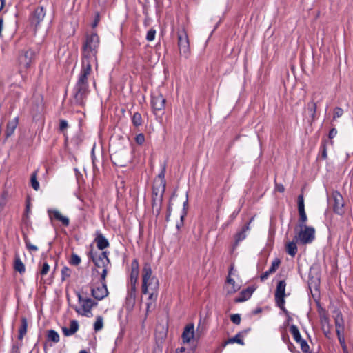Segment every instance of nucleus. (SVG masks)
<instances>
[{"instance_id":"16","label":"nucleus","mask_w":353,"mask_h":353,"mask_svg":"<svg viewBox=\"0 0 353 353\" xmlns=\"http://www.w3.org/2000/svg\"><path fill=\"white\" fill-rule=\"evenodd\" d=\"M48 213L49 214L50 219H54L61 222L64 226H68L69 225V219L62 215L60 211H59L58 210H48Z\"/></svg>"},{"instance_id":"61","label":"nucleus","mask_w":353,"mask_h":353,"mask_svg":"<svg viewBox=\"0 0 353 353\" xmlns=\"http://www.w3.org/2000/svg\"><path fill=\"white\" fill-rule=\"evenodd\" d=\"M279 190L280 192H283L284 190V188L283 186H281V188H279Z\"/></svg>"},{"instance_id":"44","label":"nucleus","mask_w":353,"mask_h":353,"mask_svg":"<svg viewBox=\"0 0 353 353\" xmlns=\"http://www.w3.org/2000/svg\"><path fill=\"white\" fill-rule=\"evenodd\" d=\"M323 100V96L321 92H314L312 96V100L316 102V104Z\"/></svg>"},{"instance_id":"58","label":"nucleus","mask_w":353,"mask_h":353,"mask_svg":"<svg viewBox=\"0 0 353 353\" xmlns=\"http://www.w3.org/2000/svg\"><path fill=\"white\" fill-rule=\"evenodd\" d=\"M294 348H295V347H294V346L293 345V344H292V343H290L288 344V349H289V350H290V352H294Z\"/></svg>"},{"instance_id":"32","label":"nucleus","mask_w":353,"mask_h":353,"mask_svg":"<svg viewBox=\"0 0 353 353\" xmlns=\"http://www.w3.org/2000/svg\"><path fill=\"white\" fill-rule=\"evenodd\" d=\"M132 122L133 125L136 127L141 125L142 117L141 114H139V112H135L132 116Z\"/></svg>"},{"instance_id":"15","label":"nucleus","mask_w":353,"mask_h":353,"mask_svg":"<svg viewBox=\"0 0 353 353\" xmlns=\"http://www.w3.org/2000/svg\"><path fill=\"white\" fill-rule=\"evenodd\" d=\"M332 197L334 200V211L338 214H342L344 212L343 206L344 202L341 194L337 192H334L332 194Z\"/></svg>"},{"instance_id":"63","label":"nucleus","mask_w":353,"mask_h":353,"mask_svg":"<svg viewBox=\"0 0 353 353\" xmlns=\"http://www.w3.org/2000/svg\"><path fill=\"white\" fill-rule=\"evenodd\" d=\"M188 205V201H185L183 203V206L185 207Z\"/></svg>"},{"instance_id":"9","label":"nucleus","mask_w":353,"mask_h":353,"mask_svg":"<svg viewBox=\"0 0 353 353\" xmlns=\"http://www.w3.org/2000/svg\"><path fill=\"white\" fill-rule=\"evenodd\" d=\"M46 16V10L43 6L36 8L30 16V23L35 30L40 26Z\"/></svg>"},{"instance_id":"29","label":"nucleus","mask_w":353,"mask_h":353,"mask_svg":"<svg viewBox=\"0 0 353 353\" xmlns=\"http://www.w3.org/2000/svg\"><path fill=\"white\" fill-rule=\"evenodd\" d=\"M290 333L292 334L294 341L296 343L299 342V341H301V339H303L301 338L300 332L296 325H291L290 328Z\"/></svg>"},{"instance_id":"33","label":"nucleus","mask_w":353,"mask_h":353,"mask_svg":"<svg viewBox=\"0 0 353 353\" xmlns=\"http://www.w3.org/2000/svg\"><path fill=\"white\" fill-rule=\"evenodd\" d=\"M103 327V319L99 316L97 317L94 324V329L96 332L101 330Z\"/></svg>"},{"instance_id":"26","label":"nucleus","mask_w":353,"mask_h":353,"mask_svg":"<svg viewBox=\"0 0 353 353\" xmlns=\"http://www.w3.org/2000/svg\"><path fill=\"white\" fill-rule=\"evenodd\" d=\"M296 240L290 241L286 244V252L291 256L294 257L297 252V246L296 244Z\"/></svg>"},{"instance_id":"55","label":"nucleus","mask_w":353,"mask_h":353,"mask_svg":"<svg viewBox=\"0 0 353 353\" xmlns=\"http://www.w3.org/2000/svg\"><path fill=\"white\" fill-rule=\"evenodd\" d=\"M315 0H303V3L307 6H312L314 3Z\"/></svg>"},{"instance_id":"37","label":"nucleus","mask_w":353,"mask_h":353,"mask_svg":"<svg viewBox=\"0 0 353 353\" xmlns=\"http://www.w3.org/2000/svg\"><path fill=\"white\" fill-rule=\"evenodd\" d=\"M281 263V261L276 258L272 263L271 267L269 268V272L274 273Z\"/></svg>"},{"instance_id":"31","label":"nucleus","mask_w":353,"mask_h":353,"mask_svg":"<svg viewBox=\"0 0 353 353\" xmlns=\"http://www.w3.org/2000/svg\"><path fill=\"white\" fill-rule=\"evenodd\" d=\"M37 171L32 173L30 177L31 186L36 191L39 190V183L37 181Z\"/></svg>"},{"instance_id":"51","label":"nucleus","mask_w":353,"mask_h":353,"mask_svg":"<svg viewBox=\"0 0 353 353\" xmlns=\"http://www.w3.org/2000/svg\"><path fill=\"white\" fill-rule=\"evenodd\" d=\"M68 128V122L65 120H61L59 128L61 131H63Z\"/></svg>"},{"instance_id":"20","label":"nucleus","mask_w":353,"mask_h":353,"mask_svg":"<svg viewBox=\"0 0 353 353\" xmlns=\"http://www.w3.org/2000/svg\"><path fill=\"white\" fill-rule=\"evenodd\" d=\"M94 241L97 243V248L100 250H103V249L109 247L110 245L108 239L101 233H97Z\"/></svg>"},{"instance_id":"18","label":"nucleus","mask_w":353,"mask_h":353,"mask_svg":"<svg viewBox=\"0 0 353 353\" xmlns=\"http://www.w3.org/2000/svg\"><path fill=\"white\" fill-rule=\"evenodd\" d=\"M194 336V326L193 324H188L185 326L182 334L183 343H190Z\"/></svg>"},{"instance_id":"11","label":"nucleus","mask_w":353,"mask_h":353,"mask_svg":"<svg viewBox=\"0 0 353 353\" xmlns=\"http://www.w3.org/2000/svg\"><path fill=\"white\" fill-rule=\"evenodd\" d=\"M165 167L163 166L161 172L159 174L157 178L154 181V185L153 187V192L155 194H157L159 192H161V194L165 190Z\"/></svg>"},{"instance_id":"8","label":"nucleus","mask_w":353,"mask_h":353,"mask_svg":"<svg viewBox=\"0 0 353 353\" xmlns=\"http://www.w3.org/2000/svg\"><path fill=\"white\" fill-rule=\"evenodd\" d=\"M178 46L181 56L188 58L190 54L189 39L184 30L178 32Z\"/></svg>"},{"instance_id":"30","label":"nucleus","mask_w":353,"mask_h":353,"mask_svg":"<svg viewBox=\"0 0 353 353\" xmlns=\"http://www.w3.org/2000/svg\"><path fill=\"white\" fill-rule=\"evenodd\" d=\"M47 338L49 341L53 343H58L59 341V335L54 330H50L48 332Z\"/></svg>"},{"instance_id":"23","label":"nucleus","mask_w":353,"mask_h":353,"mask_svg":"<svg viewBox=\"0 0 353 353\" xmlns=\"http://www.w3.org/2000/svg\"><path fill=\"white\" fill-rule=\"evenodd\" d=\"M253 290L250 288H247L246 290H243L239 296L236 298V302H243L248 300L253 293Z\"/></svg>"},{"instance_id":"2","label":"nucleus","mask_w":353,"mask_h":353,"mask_svg":"<svg viewBox=\"0 0 353 353\" xmlns=\"http://www.w3.org/2000/svg\"><path fill=\"white\" fill-rule=\"evenodd\" d=\"M159 280L152 275L151 265L148 263L143 265L142 269V285L141 292L143 294L148 295L146 305L149 310L154 306L158 296Z\"/></svg>"},{"instance_id":"53","label":"nucleus","mask_w":353,"mask_h":353,"mask_svg":"<svg viewBox=\"0 0 353 353\" xmlns=\"http://www.w3.org/2000/svg\"><path fill=\"white\" fill-rule=\"evenodd\" d=\"M337 134V131L335 128H332L330 130V132H329V137L330 139H332L334 138Z\"/></svg>"},{"instance_id":"42","label":"nucleus","mask_w":353,"mask_h":353,"mask_svg":"<svg viewBox=\"0 0 353 353\" xmlns=\"http://www.w3.org/2000/svg\"><path fill=\"white\" fill-rule=\"evenodd\" d=\"M81 262V258L76 254H72L70 260V263L73 265H77Z\"/></svg>"},{"instance_id":"57","label":"nucleus","mask_w":353,"mask_h":353,"mask_svg":"<svg viewBox=\"0 0 353 353\" xmlns=\"http://www.w3.org/2000/svg\"><path fill=\"white\" fill-rule=\"evenodd\" d=\"M3 19H0V37H2V30H3Z\"/></svg>"},{"instance_id":"12","label":"nucleus","mask_w":353,"mask_h":353,"mask_svg":"<svg viewBox=\"0 0 353 353\" xmlns=\"http://www.w3.org/2000/svg\"><path fill=\"white\" fill-rule=\"evenodd\" d=\"M137 297V285L129 284L128 294L125 299V307L127 310H131L134 305Z\"/></svg>"},{"instance_id":"1","label":"nucleus","mask_w":353,"mask_h":353,"mask_svg":"<svg viewBox=\"0 0 353 353\" xmlns=\"http://www.w3.org/2000/svg\"><path fill=\"white\" fill-rule=\"evenodd\" d=\"M94 63L82 60V68L78 81L73 89L72 103L74 105L83 106L89 94L88 79L92 72Z\"/></svg>"},{"instance_id":"50","label":"nucleus","mask_w":353,"mask_h":353,"mask_svg":"<svg viewBox=\"0 0 353 353\" xmlns=\"http://www.w3.org/2000/svg\"><path fill=\"white\" fill-rule=\"evenodd\" d=\"M338 339H339V343H340L343 350L344 351H345L346 349H347V346H346V344H345V341L344 336L338 337Z\"/></svg>"},{"instance_id":"45","label":"nucleus","mask_w":353,"mask_h":353,"mask_svg":"<svg viewBox=\"0 0 353 353\" xmlns=\"http://www.w3.org/2000/svg\"><path fill=\"white\" fill-rule=\"evenodd\" d=\"M155 35H156V31L153 29H150L147 32L146 39L148 41H152L154 39Z\"/></svg>"},{"instance_id":"13","label":"nucleus","mask_w":353,"mask_h":353,"mask_svg":"<svg viewBox=\"0 0 353 353\" xmlns=\"http://www.w3.org/2000/svg\"><path fill=\"white\" fill-rule=\"evenodd\" d=\"M101 284L99 286L94 287L91 290L92 296L97 300H102L108 294L105 281L101 280Z\"/></svg>"},{"instance_id":"60","label":"nucleus","mask_w":353,"mask_h":353,"mask_svg":"<svg viewBox=\"0 0 353 353\" xmlns=\"http://www.w3.org/2000/svg\"><path fill=\"white\" fill-rule=\"evenodd\" d=\"M185 350V348L182 347L180 350H176V353H183Z\"/></svg>"},{"instance_id":"17","label":"nucleus","mask_w":353,"mask_h":353,"mask_svg":"<svg viewBox=\"0 0 353 353\" xmlns=\"http://www.w3.org/2000/svg\"><path fill=\"white\" fill-rule=\"evenodd\" d=\"M165 99L161 94L152 97L151 103L154 110H161L165 106Z\"/></svg>"},{"instance_id":"41","label":"nucleus","mask_w":353,"mask_h":353,"mask_svg":"<svg viewBox=\"0 0 353 353\" xmlns=\"http://www.w3.org/2000/svg\"><path fill=\"white\" fill-rule=\"evenodd\" d=\"M321 324L323 328L324 332H325V327H327V332H329L330 330V323H329V319L326 316H323L321 319ZM327 335V333L325 332Z\"/></svg>"},{"instance_id":"35","label":"nucleus","mask_w":353,"mask_h":353,"mask_svg":"<svg viewBox=\"0 0 353 353\" xmlns=\"http://www.w3.org/2000/svg\"><path fill=\"white\" fill-rule=\"evenodd\" d=\"M228 285L226 286L228 293H233L236 291V288L234 287V281L231 278H228L227 279Z\"/></svg>"},{"instance_id":"5","label":"nucleus","mask_w":353,"mask_h":353,"mask_svg":"<svg viewBox=\"0 0 353 353\" xmlns=\"http://www.w3.org/2000/svg\"><path fill=\"white\" fill-rule=\"evenodd\" d=\"M76 294L80 305L79 307L75 306L74 307L76 312L86 317L92 316V309L94 306L97 305V302L90 298L83 297L79 292H77Z\"/></svg>"},{"instance_id":"19","label":"nucleus","mask_w":353,"mask_h":353,"mask_svg":"<svg viewBox=\"0 0 353 353\" xmlns=\"http://www.w3.org/2000/svg\"><path fill=\"white\" fill-rule=\"evenodd\" d=\"M61 330H62L63 334L65 336H69L73 335L79 330V323L76 320H72L70 321V325L69 328H68L66 327H63L61 328Z\"/></svg>"},{"instance_id":"36","label":"nucleus","mask_w":353,"mask_h":353,"mask_svg":"<svg viewBox=\"0 0 353 353\" xmlns=\"http://www.w3.org/2000/svg\"><path fill=\"white\" fill-rule=\"evenodd\" d=\"M139 274V271H131L129 284L137 285Z\"/></svg>"},{"instance_id":"52","label":"nucleus","mask_w":353,"mask_h":353,"mask_svg":"<svg viewBox=\"0 0 353 353\" xmlns=\"http://www.w3.org/2000/svg\"><path fill=\"white\" fill-rule=\"evenodd\" d=\"M270 274H272V273L269 272V270L265 271L261 275V276H260L261 281H263L266 280Z\"/></svg>"},{"instance_id":"38","label":"nucleus","mask_w":353,"mask_h":353,"mask_svg":"<svg viewBox=\"0 0 353 353\" xmlns=\"http://www.w3.org/2000/svg\"><path fill=\"white\" fill-rule=\"evenodd\" d=\"M71 270L68 267H63L61 270V279L62 281L69 278L71 275Z\"/></svg>"},{"instance_id":"4","label":"nucleus","mask_w":353,"mask_h":353,"mask_svg":"<svg viewBox=\"0 0 353 353\" xmlns=\"http://www.w3.org/2000/svg\"><path fill=\"white\" fill-rule=\"evenodd\" d=\"M89 253V256L94 262L95 266L99 269H101V280H105L108 273V267L110 264L108 252L106 251L97 252L92 249Z\"/></svg>"},{"instance_id":"7","label":"nucleus","mask_w":353,"mask_h":353,"mask_svg":"<svg viewBox=\"0 0 353 353\" xmlns=\"http://www.w3.org/2000/svg\"><path fill=\"white\" fill-rule=\"evenodd\" d=\"M36 52L31 48L26 50H22L18 58V62L20 68L25 69L29 68L34 62Z\"/></svg>"},{"instance_id":"21","label":"nucleus","mask_w":353,"mask_h":353,"mask_svg":"<svg viewBox=\"0 0 353 353\" xmlns=\"http://www.w3.org/2000/svg\"><path fill=\"white\" fill-rule=\"evenodd\" d=\"M18 117H15L8 123L7 128L6 130V136L7 137L12 136L14 134L15 129L18 125Z\"/></svg>"},{"instance_id":"14","label":"nucleus","mask_w":353,"mask_h":353,"mask_svg":"<svg viewBox=\"0 0 353 353\" xmlns=\"http://www.w3.org/2000/svg\"><path fill=\"white\" fill-rule=\"evenodd\" d=\"M298 210L299 214V226L300 228H303V226L306 225L305 222L307 221V218L305 212L304 199L303 195H299L298 197Z\"/></svg>"},{"instance_id":"48","label":"nucleus","mask_w":353,"mask_h":353,"mask_svg":"<svg viewBox=\"0 0 353 353\" xmlns=\"http://www.w3.org/2000/svg\"><path fill=\"white\" fill-rule=\"evenodd\" d=\"M131 271H139V263L137 259H134L131 263Z\"/></svg>"},{"instance_id":"62","label":"nucleus","mask_w":353,"mask_h":353,"mask_svg":"<svg viewBox=\"0 0 353 353\" xmlns=\"http://www.w3.org/2000/svg\"><path fill=\"white\" fill-rule=\"evenodd\" d=\"M79 353H88L85 350H81Z\"/></svg>"},{"instance_id":"25","label":"nucleus","mask_w":353,"mask_h":353,"mask_svg":"<svg viewBox=\"0 0 353 353\" xmlns=\"http://www.w3.org/2000/svg\"><path fill=\"white\" fill-rule=\"evenodd\" d=\"M249 230V224L245 225L242 230L239 232L235 236V246H236L239 242L245 239V232Z\"/></svg>"},{"instance_id":"28","label":"nucleus","mask_w":353,"mask_h":353,"mask_svg":"<svg viewBox=\"0 0 353 353\" xmlns=\"http://www.w3.org/2000/svg\"><path fill=\"white\" fill-rule=\"evenodd\" d=\"M236 343L241 345H244V342L241 339V336L240 333L236 334L234 337H232V338L229 339L228 341H226L224 343L223 346H225L228 344H231V343Z\"/></svg>"},{"instance_id":"39","label":"nucleus","mask_w":353,"mask_h":353,"mask_svg":"<svg viewBox=\"0 0 353 353\" xmlns=\"http://www.w3.org/2000/svg\"><path fill=\"white\" fill-rule=\"evenodd\" d=\"M336 330H344V324L343 319L338 315L335 319Z\"/></svg>"},{"instance_id":"27","label":"nucleus","mask_w":353,"mask_h":353,"mask_svg":"<svg viewBox=\"0 0 353 353\" xmlns=\"http://www.w3.org/2000/svg\"><path fill=\"white\" fill-rule=\"evenodd\" d=\"M27 328H28V322L27 319L25 317H23L21 319V324L19 329V339L22 340L23 336L26 335L27 332Z\"/></svg>"},{"instance_id":"54","label":"nucleus","mask_w":353,"mask_h":353,"mask_svg":"<svg viewBox=\"0 0 353 353\" xmlns=\"http://www.w3.org/2000/svg\"><path fill=\"white\" fill-rule=\"evenodd\" d=\"M322 157L326 159L327 157V150L325 145L322 146Z\"/></svg>"},{"instance_id":"10","label":"nucleus","mask_w":353,"mask_h":353,"mask_svg":"<svg viewBox=\"0 0 353 353\" xmlns=\"http://www.w3.org/2000/svg\"><path fill=\"white\" fill-rule=\"evenodd\" d=\"M285 287L286 283L284 280L280 281L276 286L275 292V300L277 305L283 311L285 310Z\"/></svg>"},{"instance_id":"43","label":"nucleus","mask_w":353,"mask_h":353,"mask_svg":"<svg viewBox=\"0 0 353 353\" xmlns=\"http://www.w3.org/2000/svg\"><path fill=\"white\" fill-rule=\"evenodd\" d=\"M297 343H299L300 345L301 348L303 352H305V353L308 352V351L310 350V347H309L307 343L304 339H301V341L297 342Z\"/></svg>"},{"instance_id":"3","label":"nucleus","mask_w":353,"mask_h":353,"mask_svg":"<svg viewBox=\"0 0 353 353\" xmlns=\"http://www.w3.org/2000/svg\"><path fill=\"white\" fill-rule=\"evenodd\" d=\"M99 46V36L94 32L88 35L83 45L82 60L95 63L97 67V54Z\"/></svg>"},{"instance_id":"47","label":"nucleus","mask_w":353,"mask_h":353,"mask_svg":"<svg viewBox=\"0 0 353 353\" xmlns=\"http://www.w3.org/2000/svg\"><path fill=\"white\" fill-rule=\"evenodd\" d=\"M230 319L234 324L239 325L241 323V316L239 314L231 315Z\"/></svg>"},{"instance_id":"49","label":"nucleus","mask_w":353,"mask_h":353,"mask_svg":"<svg viewBox=\"0 0 353 353\" xmlns=\"http://www.w3.org/2000/svg\"><path fill=\"white\" fill-rule=\"evenodd\" d=\"M145 141V137L143 134H139L136 137V142L141 145Z\"/></svg>"},{"instance_id":"59","label":"nucleus","mask_w":353,"mask_h":353,"mask_svg":"<svg viewBox=\"0 0 353 353\" xmlns=\"http://www.w3.org/2000/svg\"><path fill=\"white\" fill-rule=\"evenodd\" d=\"M99 22V19L98 17L94 20V23H92V27H96L97 26V23Z\"/></svg>"},{"instance_id":"6","label":"nucleus","mask_w":353,"mask_h":353,"mask_svg":"<svg viewBox=\"0 0 353 353\" xmlns=\"http://www.w3.org/2000/svg\"><path fill=\"white\" fill-rule=\"evenodd\" d=\"M300 228V231L294 236V240H296V241H299L302 244L312 243L315 238L314 228L307 225Z\"/></svg>"},{"instance_id":"40","label":"nucleus","mask_w":353,"mask_h":353,"mask_svg":"<svg viewBox=\"0 0 353 353\" xmlns=\"http://www.w3.org/2000/svg\"><path fill=\"white\" fill-rule=\"evenodd\" d=\"M49 270H50L49 264L47 262H43L41 264V270L39 271V274L41 276H45V275H46L48 274V272H49Z\"/></svg>"},{"instance_id":"56","label":"nucleus","mask_w":353,"mask_h":353,"mask_svg":"<svg viewBox=\"0 0 353 353\" xmlns=\"http://www.w3.org/2000/svg\"><path fill=\"white\" fill-rule=\"evenodd\" d=\"M343 330H336V332L338 337L343 336Z\"/></svg>"},{"instance_id":"34","label":"nucleus","mask_w":353,"mask_h":353,"mask_svg":"<svg viewBox=\"0 0 353 353\" xmlns=\"http://www.w3.org/2000/svg\"><path fill=\"white\" fill-rule=\"evenodd\" d=\"M23 239H24L26 247L28 250L33 251V252H37L38 250V248L36 245H32L30 243L29 239L28 238V236L26 235H24Z\"/></svg>"},{"instance_id":"24","label":"nucleus","mask_w":353,"mask_h":353,"mask_svg":"<svg viewBox=\"0 0 353 353\" xmlns=\"http://www.w3.org/2000/svg\"><path fill=\"white\" fill-rule=\"evenodd\" d=\"M14 268L20 274L24 273L26 270L24 264L21 261L19 256L17 254L15 256L14 258Z\"/></svg>"},{"instance_id":"46","label":"nucleus","mask_w":353,"mask_h":353,"mask_svg":"<svg viewBox=\"0 0 353 353\" xmlns=\"http://www.w3.org/2000/svg\"><path fill=\"white\" fill-rule=\"evenodd\" d=\"M343 114V110L342 108L339 107H336L334 110V117L333 118L335 119L336 118L341 117Z\"/></svg>"},{"instance_id":"22","label":"nucleus","mask_w":353,"mask_h":353,"mask_svg":"<svg viewBox=\"0 0 353 353\" xmlns=\"http://www.w3.org/2000/svg\"><path fill=\"white\" fill-rule=\"evenodd\" d=\"M316 108L317 104L314 101H310L307 105V110L311 117V121H314L316 119Z\"/></svg>"}]
</instances>
